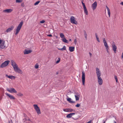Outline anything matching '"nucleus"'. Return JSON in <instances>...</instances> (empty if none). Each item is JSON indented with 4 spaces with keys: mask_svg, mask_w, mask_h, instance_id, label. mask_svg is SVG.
I'll return each mask as SVG.
<instances>
[{
    "mask_svg": "<svg viewBox=\"0 0 123 123\" xmlns=\"http://www.w3.org/2000/svg\"><path fill=\"white\" fill-rule=\"evenodd\" d=\"M11 65L12 66L15 71L19 73L22 74L23 73L22 71L18 67V65L13 60H11Z\"/></svg>",
    "mask_w": 123,
    "mask_h": 123,
    "instance_id": "1",
    "label": "nucleus"
},
{
    "mask_svg": "<svg viewBox=\"0 0 123 123\" xmlns=\"http://www.w3.org/2000/svg\"><path fill=\"white\" fill-rule=\"evenodd\" d=\"M23 22L22 21H21L18 25L16 29V32L15 34L16 35L19 32L21 27L23 25Z\"/></svg>",
    "mask_w": 123,
    "mask_h": 123,
    "instance_id": "2",
    "label": "nucleus"
},
{
    "mask_svg": "<svg viewBox=\"0 0 123 123\" xmlns=\"http://www.w3.org/2000/svg\"><path fill=\"white\" fill-rule=\"evenodd\" d=\"M34 108L37 114H39L41 113V112L39 108L37 105H33Z\"/></svg>",
    "mask_w": 123,
    "mask_h": 123,
    "instance_id": "3",
    "label": "nucleus"
},
{
    "mask_svg": "<svg viewBox=\"0 0 123 123\" xmlns=\"http://www.w3.org/2000/svg\"><path fill=\"white\" fill-rule=\"evenodd\" d=\"M9 62L10 61H5L1 64L0 67L3 68L6 67L8 64Z\"/></svg>",
    "mask_w": 123,
    "mask_h": 123,
    "instance_id": "4",
    "label": "nucleus"
},
{
    "mask_svg": "<svg viewBox=\"0 0 123 123\" xmlns=\"http://www.w3.org/2000/svg\"><path fill=\"white\" fill-rule=\"evenodd\" d=\"M23 123L25 122V123H30L31 121L28 117H26L23 119Z\"/></svg>",
    "mask_w": 123,
    "mask_h": 123,
    "instance_id": "5",
    "label": "nucleus"
},
{
    "mask_svg": "<svg viewBox=\"0 0 123 123\" xmlns=\"http://www.w3.org/2000/svg\"><path fill=\"white\" fill-rule=\"evenodd\" d=\"M75 18L73 16H72L70 18V22L71 23L77 25V21L75 20Z\"/></svg>",
    "mask_w": 123,
    "mask_h": 123,
    "instance_id": "6",
    "label": "nucleus"
},
{
    "mask_svg": "<svg viewBox=\"0 0 123 123\" xmlns=\"http://www.w3.org/2000/svg\"><path fill=\"white\" fill-rule=\"evenodd\" d=\"M6 90L9 92L12 93H16L17 92L15 90L14 88H11L10 89H9L8 88H7Z\"/></svg>",
    "mask_w": 123,
    "mask_h": 123,
    "instance_id": "7",
    "label": "nucleus"
},
{
    "mask_svg": "<svg viewBox=\"0 0 123 123\" xmlns=\"http://www.w3.org/2000/svg\"><path fill=\"white\" fill-rule=\"evenodd\" d=\"M85 74L83 71L82 72V84L83 85H84L85 80Z\"/></svg>",
    "mask_w": 123,
    "mask_h": 123,
    "instance_id": "8",
    "label": "nucleus"
},
{
    "mask_svg": "<svg viewBox=\"0 0 123 123\" xmlns=\"http://www.w3.org/2000/svg\"><path fill=\"white\" fill-rule=\"evenodd\" d=\"M96 73L97 75V76L98 77H100L101 76V73L99 69L98 68H96Z\"/></svg>",
    "mask_w": 123,
    "mask_h": 123,
    "instance_id": "9",
    "label": "nucleus"
},
{
    "mask_svg": "<svg viewBox=\"0 0 123 123\" xmlns=\"http://www.w3.org/2000/svg\"><path fill=\"white\" fill-rule=\"evenodd\" d=\"M97 3L96 1L92 5V7L93 10H95L96 8Z\"/></svg>",
    "mask_w": 123,
    "mask_h": 123,
    "instance_id": "10",
    "label": "nucleus"
},
{
    "mask_svg": "<svg viewBox=\"0 0 123 123\" xmlns=\"http://www.w3.org/2000/svg\"><path fill=\"white\" fill-rule=\"evenodd\" d=\"M112 48L113 50L115 53H116V49H117V47L113 43L112 44Z\"/></svg>",
    "mask_w": 123,
    "mask_h": 123,
    "instance_id": "11",
    "label": "nucleus"
},
{
    "mask_svg": "<svg viewBox=\"0 0 123 123\" xmlns=\"http://www.w3.org/2000/svg\"><path fill=\"white\" fill-rule=\"evenodd\" d=\"M14 28V26H12L7 29L6 30V32L7 33L10 32Z\"/></svg>",
    "mask_w": 123,
    "mask_h": 123,
    "instance_id": "12",
    "label": "nucleus"
},
{
    "mask_svg": "<svg viewBox=\"0 0 123 123\" xmlns=\"http://www.w3.org/2000/svg\"><path fill=\"white\" fill-rule=\"evenodd\" d=\"M98 81L99 84L101 85L103 83V80L101 77H98Z\"/></svg>",
    "mask_w": 123,
    "mask_h": 123,
    "instance_id": "13",
    "label": "nucleus"
},
{
    "mask_svg": "<svg viewBox=\"0 0 123 123\" xmlns=\"http://www.w3.org/2000/svg\"><path fill=\"white\" fill-rule=\"evenodd\" d=\"M6 94L8 96L10 99L14 100L15 99V98L12 95H11L7 93H6Z\"/></svg>",
    "mask_w": 123,
    "mask_h": 123,
    "instance_id": "14",
    "label": "nucleus"
},
{
    "mask_svg": "<svg viewBox=\"0 0 123 123\" xmlns=\"http://www.w3.org/2000/svg\"><path fill=\"white\" fill-rule=\"evenodd\" d=\"M13 10L11 9H6L3 10V12H6L9 13L12 12Z\"/></svg>",
    "mask_w": 123,
    "mask_h": 123,
    "instance_id": "15",
    "label": "nucleus"
},
{
    "mask_svg": "<svg viewBox=\"0 0 123 123\" xmlns=\"http://www.w3.org/2000/svg\"><path fill=\"white\" fill-rule=\"evenodd\" d=\"M31 52L32 50H27L26 49L24 51V54H28L30 53H31Z\"/></svg>",
    "mask_w": 123,
    "mask_h": 123,
    "instance_id": "16",
    "label": "nucleus"
},
{
    "mask_svg": "<svg viewBox=\"0 0 123 123\" xmlns=\"http://www.w3.org/2000/svg\"><path fill=\"white\" fill-rule=\"evenodd\" d=\"M75 97L76 100H78L79 99V97L80 96L79 94L78 93H75Z\"/></svg>",
    "mask_w": 123,
    "mask_h": 123,
    "instance_id": "17",
    "label": "nucleus"
},
{
    "mask_svg": "<svg viewBox=\"0 0 123 123\" xmlns=\"http://www.w3.org/2000/svg\"><path fill=\"white\" fill-rule=\"evenodd\" d=\"M74 47H69V50L71 52L73 51L74 50Z\"/></svg>",
    "mask_w": 123,
    "mask_h": 123,
    "instance_id": "18",
    "label": "nucleus"
},
{
    "mask_svg": "<svg viewBox=\"0 0 123 123\" xmlns=\"http://www.w3.org/2000/svg\"><path fill=\"white\" fill-rule=\"evenodd\" d=\"M72 100L71 99L69 98H68L67 99V100L69 102L71 103H74L75 102L74 101H71Z\"/></svg>",
    "mask_w": 123,
    "mask_h": 123,
    "instance_id": "19",
    "label": "nucleus"
},
{
    "mask_svg": "<svg viewBox=\"0 0 123 123\" xmlns=\"http://www.w3.org/2000/svg\"><path fill=\"white\" fill-rule=\"evenodd\" d=\"M106 7L108 12V14L109 16V17L110 16V10L109 8L106 6Z\"/></svg>",
    "mask_w": 123,
    "mask_h": 123,
    "instance_id": "20",
    "label": "nucleus"
},
{
    "mask_svg": "<svg viewBox=\"0 0 123 123\" xmlns=\"http://www.w3.org/2000/svg\"><path fill=\"white\" fill-rule=\"evenodd\" d=\"M58 49L61 51H64L66 49V47L65 46H64L62 48H58Z\"/></svg>",
    "mask_w": 123,
    "mask_h": 123,
    "instance_id": "21",
    "label": "nucleus"
},
{
    "mask_svg": "<svg viewBox=\"0 0 123 123\" xmlns=\"http://www.w3.org/2000/svg\"><path fill=\"white\" fill-rule=\"evenodd\" d=\"M4 43L3 42H2L1 43L0 45V47L1 48V49H3L4 48Z\"/></svg>",
    "mask_w": 123,
    "mask_h": 123,
    "instance_id": "22",
    "label": "nucleus"
},
{
    "mask_svg": "<svg viewBox=\"0 0 123 123\" xmlns=\"http://www.w3.org/2000/svg\"><path fill=\"white\" fill-rule=\"evenodd\" d=\"M6 76L8 78L11 79H12L15 77L14 76H8L7 74L6 75Z\"/></svg>",
    "mask_w": 123,
    "mask_h": 123,
    "instance_id": "23",
    "label": "nucleus"
},
{
    "mask_svg": "<svg viewBox=\"0 0 123 123\" xmlns=\"http://www.w3.org/2000/svg\"><path fill=\"white\" fill-rule=\"evenodd\" d=\"M62 40L63 42L65 43H68V40H66L65 37L63 38Z\"/></svg>",
    "mask_w": 123,
    "mask_h": 123,
    "instance_id": "24",
    "label": "nucleus"
},
{
    "mask_svg": "<svg viewBox=\"0 0 123 123\" xmlns=\"http://www.w3.org/2000/svg\"><path fill=\"white\" fill-rule=\"evenodd\" d=\"M95 36H96V39H97V41L98 42H100V40H99V38L98 37V36L97 35V34L96 33H95Z\"/></svg>",
    "mask_w": 123,
    "mask_h": 123,
    "instance_id": "25",
    "label": "nucleus"
},
{
    "mask_svg": "<svg viewBox=\"0 0 123 123\" xmlns=\"http://www.w3.org/2000/svg\"><path fill=\"white\" fill-rule=\"evenodd\" d=\"M72 116L71 114V113H70V114H68L67 115V116H66V117L68 118H69L71 117Z\"/></svg>",
    "mask_w": 123,
    "mask_h": 123,
    "instance_id": "26",
    "label": "nucleus"
},
{
    "mask_svg": "<svg viewBox=\"0 0 123 123\" xmlns=\"http://www.w3.org/2000/svg\"><path fill=\"white\" fill-rule=\"evenodd\" d=\"M84 13L86 14V15H87L88 14V12L86 8L84 9Z\"/></svg>",
    "mask_w": 123,
    "mask_h": 123,
    "instance_id": "27",
    "label": "nucleus"
},
{
    "mask_svg": "<svg viewBox=\"0 0 123 123\" xmlns=\"http://www.w3.org/2000/svg\"><path fill=\"white\" fill-rule=\"evenodd\" d=\"M69 109L66 108L64 109H63V111L65 112H69Z\"/></svg>",
    "mask_w": 123,
    "mask_h": 123,
    "instance_id": "28",
    "label": "nucleus"
},
{
    "mask_svg": "<svg viewBox=\"0 0 123 123\" xmlns=\"http://www.w3.org/2000/svg\"><path fill=\"white\" fill-rule=\"evenodd\" d=\"M60 35L61 37L62 38H64V35L62 33H60Z\"/></svg>",
    "mask_w": 123,
    "mask_h": 123,
    "instance_id": "29",
    "label": "nucleus"
},
{
    "mask_svg": "<svg viewBox=\"0 0 123 123\" xmlns=\"http://www.w3.org/2000/svg\"><path fill=\"white\" fill-rule=\"evenodd\" d=\"M104 45L105 47V48H109L107 42L104 43Z\"/></svg>",
    "mask_w": 123,
    "mask_h": 123,
    "instance_id": "30",
    "label": "nucleus"
},
{
    "mask_svg": "<svg viewBox=\"0 0 123 123\" xmlns=\"http://www.w3.org/2000/svg\"><path fill=\"white\" fill-rule=\"evenodd\" d=\"M17 95L18 96H21L23 95L20 92L18 93L17 94Z\"/></svg>",
    "mask_w": 123,
    "mask_h": 123,
    "instance_id": "31",
    "label": "nucleus"
},
{
    "mask_svg": "<svg viewBox=\"0 0 123 123\" xmlns=\"http://www.w3.org/2000/svg\"><path fill=\"white\" fill-rule=\"evenodd\" d=\"M22 0H16V3H20L22 2Z\"/></svg>",
    "mask_w": 123,
    "mask_h": 123,
    "instance_id": "32",
    "label": "nucleus"
},
{
    "mask_svg": "<svg viewBox=\"0 0 123 123\" xmlns=\"http://www.w3.org/2000/svg\"><path fill=\"white\" fill-rule=\"evenodd\" d=\"M40 2V1H37L34 4V5H38Z\"/></svg>",
    "mask_w": 123,
    "mask_h": 123,
    "instance_id": "33",
    "label": "nucleus"
},
{
    "mask_svg": "<svg viewBox=\"0 0 123 123\" xmlns=\"http://www.w3.org/2000/svg\"><path fill=\"white\" fill-rule=\"evenodd\" d=\"M60 60V58H58V60L56 62V63H58L59 62Z\"/></svg>",
    "mask_w": 123,
    "mask_h": 123,
    "instance_id": "34",
    "label": "nucleus"
},
{
    "mask_svg": "<svg viewBox=\"0 0 123 123\" xmlns=\"http://www.w3.org/2000/svg\"><path fill=\"white\" fill-rule=\"evenodd\" d=\"M39 65L38 64H36L35 66V68L36 69H37L38 68Z\"/></svg>",
    "mask_w": 123,
    "mask_h": 123,
    "instance_id": "35",
    "label": "nucleus"
},
{
    "mask_svg": "<svg viewBox=\"0 0 123 123\" xmlns=\"http://www.w3.org/2000/svg\"><path fill=\"white\" fill-rule=\"evenodd\" d=\"M74 111V110L72 109H69V112H71Z\"/></svg>",
    "mask_w": 123,
    "mask_h": 123,
    "instance_id": "36",
    "label": "nucleus"
},
{
    "mask_svg": "<svg viewBox=\"0 0 123 123\" xmlns=\"http://www.w3.org/2000/svg\"><path fill=\"white\" fill-rule=\"evenodd\" d=\"M115 79L116 80V82H117L118 81L117 76L116 75L115 76Z\"/></svg>",
    "mask_w": 123,
    "mask_h": 123,
    "instance_id": "37",
    "label": "nucleus"
},
{
    "mask_svg": "<svg viewBox=\"0 0 123 123\" xmlns=\"http://www.w3.org/2000/svg\"><path fill=\"white\" fill-rule=\"evenodd\" d=\"M80 106V105L79 104H77L76 105H75V106L77 107H79Z\"/></svg>",
    "mask_w": 123,
    "mask_h": 123,
    "instance_id": "38",
    "label": "nucleus"
},
{
    "mask_svg": "<svg viewBox=\"0 0 123 123\" xmlns=\"http://www.w3.org/2000/svg\"><path fill=\"white\" fill-rule=\"evenodd\" d=\"M45 21L44 20H43L40 21V23L41 24H43L44 23Z\"/></svg>",
    "mask_w": 123,
    "mask_h": 123,
    "instance_id": "39",
    "label": "nucleus"
},
{
    "mask_svg": "<svg viewBox=\"0 0 123 123\" xmlns=\"http://www.w3.org/2000/svg\"><path fill=\"white\" fill-rule=\"evenodd\" d=\"M103 42L104 43H105L106 42H107L105 38H103Z\"/></svg>",
    "mask_w": 123,
    "mask_h": 123,
    "instance_id": "40",
    "label": "nucleus"
},
{
    "mask_svg": "<svg viewBox=\"0 0 123 123\" xmlns=\"http://www.w3.org/2000/svg\"><path fill=\"white\" fill-rule=\"evenodd\" d=\"M107 120V118H106L105 119V120L104 119L103 120V123H105V121Z\"/></svg>",
    "mask_w": 123,
    "mask_h": 123,
    "instance_id": "41",
    "label": "nucleus"
},
{
    "mask_svg": "<svg viewBox=\"0 0 123 123\" xmlns=\"http://www.w3.org/2000/svg\"><path fill=\"white\" fill-rule=\"evenodd\" d=\"M105 49H106V50L107 51V52L108 53H109V48H106Z\"/></svg>",
    "mask_w": 123,
    "mask_h": 123,
    "instance_id": "42",
    "label": "nucleus"
},
{
    "mask_svg": "<svg viewBox=\"0 0 123 123\" xmlns=\"http://www.w3.org/2000/svg\"><path fill=\"white\" fill-rule=\"evenodd\" d=\"M77 43V40L76 39H75L74 40V43L75 44H76Z\"/></svg>",
    "mask_w": 123,
    "mask_h": 123,
    "instance_id": "43",
    "label": "nucleus"
},
{
    "mask_svg": "<svg viewBox=\"0 0 123 123\" xmlns=\"http://www.w3.org/2000/svg\"><path fill=\"white\" fill-rule=\"evenodd\" d=\"M47 36L49 37H51L52 36V35L51 34H49L47 35Z\"/></svg>",
    "mask_w": 123,
    "mask_h": 123,
    "instance_id": "44",
    "label": "nucleus"
},
{
    "mask_svg": "<svg viewBox=\"0 0 123 123\" xmlns=\"http://www.w3.org/2000/svg\"><path fill=\"white\" fill-rule=\"evenodd\" d=\"M83 32H84V34H86V31H85V30H84L83 31Z\"/></svg>",
    "mask_w": 123,
    "mask_h": 123,
    "instance_id": "45",
    "label": "nucleus"
},
{
    "mask_svg": "<svg viewBox=\"0 0 123 123\" xmlns=\"http://www.w3.org/2000/svg\"><path fill=\"white\" fill-rule=\"evenodd\" d=\"M21 6H24V3H22L21 4Z\"/></svg>",
    "mask_w": 123,
    "mask_h": 123,
    "instance_id": "46",
    "label": "nucleus"
},
{
    "mask_svg": "<svg viewBox=\"0 0 123 123\" xmlns=\"http://www.w3.org/2000/svg\"><path fill=\"white\" fill-rule=\"evenodd\" d=\"M83 6V8L84 9L86 8V6L85 5H84V6Z\"/></svg>",
    "mask_w": 123,
    "mask_h": 123,
    "instance_id": "47",
    "label": "nucleus"
},
{
    "mask_svg": "<svg viewBox=\"0 0 123 123\" xmlns=\"http://www.w3.org/2000/svg\"><path fill=\"white\" fill-rule=\"evenodd\" d=\"M71 114L72 116L75 114V113H71Z\"/></svg>",
    "mask_w": 123,
    "mask_h": 123,
    "instance_id": "48",
    "label": "nucleus"
},
{
    "mask_svg": "<svg viewBox=\"0 0 123 123\" xmlns=\"http://www.w3.org/2000/svg\"><path fill=\"white\" fill-rule=\"evenodd\" d=\"M82 3L83 6L85 5V4L83 2V1H82Z\"/></svg>",
    "mask_w": 123,
    "mask_h": 123,
    "instance_id": "49",
    "label": "nucleus"
},
{
    "mask_svg": "<svg viewBox=\"0 0 123 123\" xmlns=\"http://www.w3.org/2000/svg\"><path fill=\"white\" fill-rule=\"evenodd\" d=\"M85 39L86 40H87V36H85Z\"/></svg>",
    "mask_w": 123,
    "mask_h": 123,
    "instance_id": "50",
    "label": "nucleus"
},
{
    "mask_svg": "<svg viewBox=\"0 0 123 123\" xmlns=\"http://www.w3.org/2000/svg\"><path fill=\"white\" fill-rule=\"evenodd\" d=\"M121 57H122V59H123V53H122Z\"/></svg>",
    "mask_w": 123,
    "mask_h": 123,
    "instance_id": "51",
    "label": "nucleus"
},
{
    "mask_svg": "<svg viewBox=\"0 0 123 123\" xmlns=\"http://www.w3.org/2000/svg\"><path fill=\"white\" fill-rule=\"evenodd\" d=\"M120 4L122 5H123V1L121 2L120 3Z\"/></svg>",
    "mask_w": 123,
    "mask_h": 123,
    "instance_id": "52",
    "label": "nucleus"
},
{
    "mask_svg": "<svg viewBox=\"0 0 123 123\" xmlns=\"http://www.w3.org/2000/svg\"><path fill=\"white\" fill-rule=\"evenodd\" d=\"M89 53L90 56H91L92 55V54L91 53H90V52H89Z\"/></svg>",
    "mask_w": 123,
    "mask_h": 123,
    "instance_id": "53",
    "label": "nucleus"
},
{
    "mask_svg": "<svg viewBox=\"0 0 123 123\" xmlns=\"http://www.w3.org/2000/svg\"><path fill=\"white\" fill-rule=\"evenodd\" d=\"M84 36H87V34H84Z\"/></svg>",
    "mask_w": 123,
    "mask_h": 123,
    "instance_id": "54",
    "label": "nucleus"
},
{
    "mask_svg": "<svg viewBox=\"0 0 123 123\" xmlns=\"http://www.w3.org/2000/svg\"><path fill=\"white\" fill-rule=\"evenodd\" d=\"M71 39H69V41H71Z\"/></svg>",
    "mask_w": 123,
    "mask_h": 123,
    "instance_id": "55",
    "label": "nucleus"
},
{
    "mask_svg": "<svg viewBox=\"0 0 123 123\" xmlns=\"http://www.w3.org/2000/svg\"><path fill=\"white\" fill-rule=\"evenodd\" d=\"M114 123H116V122L115 121H114Z\"/></svg>",
    "mask_w": 123,
    "mask_h": 123,
    "instance_id": "56",
    "label": "nucleus"
},
{
    "mask_svg": "<svg viewBox=\"0 0 123 123\" xmlns=\"http://www.w3.org/2000/svg\"><path fill=\"white\" fill-rule=\"evenodd\" d=\"M57 123H59V122H58Z\"/></svg>",
    "mask_w": 123,
    "mask_h": 123,
    "instance_id": "57",
    "label": "nucleus"
}]
</instances>
